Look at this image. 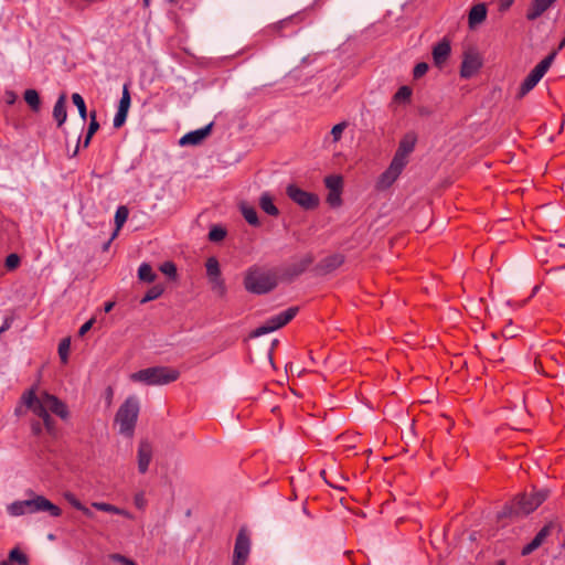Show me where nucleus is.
Masks as SVG:
<instances>
[{
    "label": "nucleus",
    "instance_id": "obj_1",
    "mask_svg": "<svg viewBox=\"0 0 565 565\" xmlns=\"http://www.w3.org/2000/svg\"><path fill=\"white\" fill-rule=\"evenodd\" d=\"M7 511L12 516H21L24 514H34L40 512H47L53 518L62 515L60 507L33 491L29 492V499L18 500L10 503L7 507Z\"/></svg>",
    "mask_w": 565,
    "mask_h": 565
},
{
    "label": "nucleus",
    "instance_id": "obj_2",
    "mask_svg": "<svg viewBox=\"0 0 565 565\" xmlns=\"http://www.w3.org/2000/svg\"><path fill=\"white\" fill-rule=\"evenodd\" d=\"M548 497L545 489L537 490L531 494L518 497L510 505H505L498 514L503 518H522L536 510Z\"/></svg>",
    "mask_w": 565,
    "mask_h": 565
},
{
    "label": "nucleus",
    "instance_id": "obj_20",
    "mask_svg": "<svg viewBox=\"0 0 565 565\" xmlns=\"http://www.w3.org/2000/svg\"><path fill=\"white\" fill-rule=\"evenodd\" d=\"M450 54V44L447 41H441L436 44L433 49V58L436 65L445 63Z\"/></svg>",
    "mask_w": 565,
    "mask_h": 565
},
{
    "label": "nucleus",
    "instance_id": "obj_44",
    "mask_svg": "<svg viewBox=\"0 0 565 565\" xmlns=\"http://www.w3.org/2000/svg\"><path fill=\"white\" fill-rule=\"evenodd\" d=\"M109 558L111 561H114L115 563H119L121 565H137L132 559H130L121 554H118V553L110 554Z\"/></svg>",
    "mask_w": 565,
    "mask_h": 565
},
{
    "label": "nucleus",
    "instance_id": "obj_39",
    "mask_svg": "<svg viewBox=\"0 0 565 565\" xmlns=\"http://www.w3.org/2000/svg\"><path fill=\"white\" fill-rule=\"evenodd\" d=\"M160 271L167 275L169 278L177 277V266L173 262H166L160 266Z\"/></svg>",
    "mask_w": 565,
    "mask_h": 565
},
{
    "label": "nucleus",
    "instance_id": "obj_51",
    "mask_svg": "<svg viewBox=\"0 0 565 565\" xmlns=\"http://www.w3.org/2000/svg\"><path fill=\"white\" fill-rule=\"evenodd\" d=\"M513 2L514 0H500L499 10L502 12L507 11L513 4Z\"/></svg>",
    "mask_w": 565,
    "mask_h": 565
},
{
    "label": "nucleus",
    "instance_id": "obj_56",
    "mask_svg": "<svg viewBox=\"0 0 565 565\" xmlns=\"http://www.w3.org/2000/svg\"><path fill=\"white\" fill-rule=\"evenodd\" d=\"M114 306H115V303H114L113 301H108V302H106V303H105V306H104V311H105V312H109V311H111V309L114 308Z\"/></svg>",
    "mask_w": 565,
    "mask_h": 565
},
{
    "label": "nucleus",
    "instance_id": "obj_21",
    "mask_svg": "<svg viewBox=\"0 0 565 565\" xmlns=\"http://www.w3.org/2000/svg\"><path fill=\"white\" fill-rule=\"evenodd\" d=\"M207 281H209V285H210V288H211L212 292L217 298H224L226 296L227 289H226V286H225V281L222 278V275L210 276V277H207Z\"/></svg>",
    "mask_w": 565,
    "mask_h": 565
},
{
    "label": "nucleus",
    "instance_id": "obj_13",
    "mask_svg": "<svg viewBox=\"0 0 565 565\" xmlns=\"http://www.w3.org/2000/svg\"><path fill=\"white\" fill-rule=\"evenodd\" d=\"M213 127V122H210L209 125L190 131L185 134L182 138L179 139L180 146H196L200 145L210 134Z\"/></svg>",
    "mask_w": 565,
    "mask_h": 565
},
{
    "label": "nucleus",
    "instance_id": "obj_8",
    "mask_svg": "<svg viewBox=\"0 0 565 565\" xmlns=\"http://www.w3.org/2000/svg\"><path fill=\"white\" fill-rule=\"evenodd\" d=\"M250 552V539L245 529H241L235 540L233 565H245Z\"/></svg>",
    "mask_w": 565,
    "mask_h": 565
},
{
    "label": "nucleus",
    "instance_id": "obj_33",
    "mask_svg": "<svg viewBox=\"0 0 565 565\" xmlns=\"http://www.w3.org/2000/svg\"><path fill=\"white\" fill-rule=\"evenodd\" d=\"M72 100H73L74 105L77 107L78 114H79L82 120L85 121L86 117H87V109H86L84 98L81 96V94L74 93L72 95Z\"/></svg>",
    "mask_w": 565,
    "mask_h": 565
},
{
    "label": "nucleus",
    "instance_id": "obj_50",
    "mask_svg": "<svg viewBox=\"0 0 565 565\" xmlns=\"http://www.w3.org/2000/svg\"><path fill=\"white\" fill-rule=\"evenodd\" d=\"M31 430H32L33 435L40 436L43 431L42 424L40 422H33L31 424Z\"/></svg>",
    "mask_w": 565,
    "mask_h": 565
},
{
    "label": "nucleus",
    "instance_id": "obj_5",
    "mask_svg": "<svg viewBox=\"0 0 565 565\" xmlns=\"http://www.w3.org/2000/svg\"><path fill=\"white\" fill-rule=\"evenodd\" d=\"M244 284L248 291L262 295L273 290L277 280L275 274L269 270L252 268L246 274Z\"/></svg>",
    "mask_w": 565,
    "mask_h": 565
},
{
    "label": "nucleus",
    "instance_id": "obj_48",
    "mask_svg": "<svg viewBox=\"0 0 565 565\" xmlns=\"http://www.w3.org/2000/svg\"><path fill=\"white\" fill-rule=\"evenodd\" d=\"M427 71H428V65L426 63H418L414 67V72H413L414 73V77L419 78L423 75H425Z\"/></svg>",
    "mask_w": 565,
    "mask_h": 565
},
{
    "label": "nucleus",
    "instance_id": "obj_35",
    "mask_svg": "<svg viewBox=\"0 0 565 565\" xmlns=\"http://www.w3.org/2000/svg\"><path fill=\"white\" fill-rule=\"evenodd\" d=\"M162 292H163V287L159 284L154 285L147 291V294L141 299V302L145 303V302L154 300V299L159 298L162 295Z\"/></svg>",
    "mask_w": 565,
    "mask_h": 565
},
{
    "label": "nucleus",
    "instance_id": "obj_9",
    "mask_svg": "<svg viewBox=\"0 0 565 565\" xmlns=\"http://www.w3.org/2000/svg\"><path fill=\"white\" fill-rule=\"evenodd\" d=\"M287 195L299 206L310 210L319 204V198L310 192H307L295 184L287 186Z\"/></svg>",
    "mask_w": 565,
    "mask_h": 565
},
{
    "label": "nucleus",
    "instance_id": "obj_28",
    "mask_svg": "<svg viewBox=\"0 0 565 565\" xmlns=\"http://www.w3.org/2000/svg\"><path fill=\"white\" fill-rule=\"evenodd\" d=\"M241 212L248 224H250L253 226L259 225L257 212L253 206H249L248 204L243 203V204H241Z\"/></svg>",
    "mask_w": 565,
    "mask_h": 565
},
{
    "label": "nucleus",
    "instance_id": "obj_24",
    "mask_svg": "<svg viewBox=\"0 0 565 565\" xmlns=\"http://www.w3.org/2000/svg\"><path fill=\"white\" fill-rule=\"evenodd\" d=\"M260 209L270 216H277L279 214L278 209L273 202V198L269 193L264 192L259 198Z\"/></svg>",
    "mask_w": 565,
    "mask_h": 565
},
{
    "label": "nucleus",
    "instance_id": "obj_40",
    "mask_svg": "<svg viewBox=\"0 0 565 565\" xmlns=\"http://www.w3.org/2000/svg\"><path fill=\"white\" fill-rule=\"evenodd\" d=\"M130 100L131 99H130V94H129L128 87L125 85L124 89H122L121 98L119 100L118 109L128 111L129 107H130Z\"/></svg>",
    "mask_w": 565,
    "mask_h": 565
},
{
    "label": "nucleus",
    "instance_id": "obj_53",
    "mask_svg": "<svg viewBox=\"0 0 565 565\" xmlns=\"http://www.w3.org/2000/svg\"><path fill=\"white\" fill-rule=\"evenodd\" d=\"M11 323H12V318H6L2 326L0 327V333L7 331L11 327Z\"/></svg>",
    "mask_w": 565,
    "mask_h": 565
},
{
    "label": "nucleus",
    "instance_id": "obj_36",
    "mask_svg": "<svg viewBox=\"0 0 565 565\" xmlns=\"http://www.w3.org/2000/svg\"><path fill=\"white\" fill-rule=\"evenodd\" d=\"M412 96V89L408 86H402L394 95V100L397 103H408Z\"/></svg>",
    "mask_w": 565,
    "mask_h": 565
},
{
    "label": "nucleus",
    "instance_id": "obj_37",
    "mask_svg": "<svg viewBox=\"0 0 565 565\" xmlns=\"http://www.w3.org/2000/svg\"><path fill=\"white\" fill-rule=\"evenodd\" d=\"M70 348H71L70 338L63 339L58 344V355L63 363H66L68 360Z\"/></svg>",
    "mask_w": 565,
    "mask_h": 565
},
{
    "label": "nucleus",
    "instance_id": "obj_10",
    "mask_svg": "<svg viewBox=\"0 0 565 565\" xmlns=\"http://www.w3.org/2000/svg\"><path fill=\"white\" fill-rule=\"evenodd\" d=\"M22 403L38 417L44 418L49 415V408L46 403H44V392L38 396L33 388L23 393Z\"/></svg>",
    "mask_w": 565,
    "mask_h": 565
},
{
    "label": "nucleus",
    "instance_id": "obj_3",
    "mask_svg": "<svg viewBox=\"0 0 565 565\" xmlns=\"http://www.w3.org/2000/svg\"><path fill=\"white\" fill-rule=\"evenodd\" d=\"M139 412V398L136 395L128 396L119 406L114 419L120 435L129 439L134 437Z\"/></svg>",
    "mask_w": 565,
    "mask_h": 565
},
{
    "label": "nucleus",
    "instance_id": "obj_30",
    "mask_svg": "<svg viewBox=\"0 0 565 565\" xmlns=\"http://www.w3.org/2000/svg\"><path fill=\"white\" fill-rule=\"evenodd\" d=\"M343 256L339 254L326 257L322 262V268L331 271L338 268L343 263Z\"/></svg>",
    "mask_w": 565,
    "mask_h": 565
},
{
    "label": "nucleus",
    "instance_id": "obj_60",
    "mask_svg": "<svg viewBox=\"0 0 565 565\" xmlns=\"http://www.w3.org/2000/svg\"><path fill=\"white\" fill-rule=\"evenodd\" d=\"M142 1H143V6H145L146 8H148V7L150 6V0H142Z\"/></svg>",
    "mask_w": 565,
    "mask_h": 565
},
{
    "label": "nucleus",
    "instance_id": "obj_32",
    "mask_svg": "<svg viewBox=\"0 0 565 565\" xmlns=\"http://www.w3.org/2000/svg\"><path fill=\"white\" fill-rule=\"evenodd\" d=\"M226 236V230L221 225H214L209 232V239L213 243L222 242Z\"/></svg>",
    "mask_w": 565,
    "mask_h": 565
},
{
    "label": "nucleus",
    "instance_id": "obj_59",
    "mask_svg": "<svg viewBox=\"0 0 565 565\" xmlns=\"http://www.w3.org/2000/svg\"><path fill=\"white\" fill-rule=\"evenodd\" d=\"M107 398H108L109 402L113 398V388L111 387H107Z\"/></svg>",
    "mask_w": 565,
    "mask_h": 565
},
{
    "label": "nucleus",
    "instance_id": "obj_61",
    "mask_svg": "<svg viewBox=\"0 0 565 565\" xmlns=\"http://www.w3.org/2000/svg\"><path fill=\"white\" fill-rule=\"evenodd\" d=\"M77 152H78V145L76 146L75 150L73 151L72 157H75L77 154Z\"/></svg>",
    "mask_w": 565,
    "mask_h": 565
},
{
    "label": "nucleus",
    "instance_id": "obj_22",
    "mask_svg": "<svg viewBox=\"0 0 565 565\" xmlns=\"http://www.w3.org/2000/svg\"><path fill=\"white\" fill-rule=\"evenodd\" d=\"M0 565H29V561L26 555L15 547L10 551L8 559L0 562Z\"/></svg>",
    "mask_w": 565,
    "mask_h": 565
},
{
    "label": "nucleus",
    "instance_id": "obj_11",
    "mask_svg": "<svg viewBox=\"0 0 565 565\" xmlns=\"http://www.w3.org/2000/svg\"><path fill=\"white\" fill-rule=\"evenodd\" d=\"M407 163V157L402 156L399 153H395L390 167L387 170L381 175L380 185L382 188L390 186L401 174L404 167Z\"/></svg>",
    "mask_w": 565,
    "mask_h": 565
},
{
    "label": "nucleus",
    "instance_id": "obj_57",
    "mask_svg": "<svg viewBox=\"0 0 565 565\" xmlns=\"http://www.w3.org/2000/svg\"><path fill=\"white\" fill-rule=\"evenodd\" d=\"M114 238L115 237H113V235H111L110 238L103 245V250L104 252H106L109 248V246H110V244H111Z\"/></svg>",
    "mask_w": 565,
    "mask_h": 565
},
{
    "label": "nucleus",
    "instance_id": "obj_49",
    "mask_svg": "<svg viewBox=\"0 0 565 565\" xmlns=\"http://www.w3.org/2000/svg\"><path fill=\"white\" fill-rule=\"evenodd\" d=\"M95 322V319L92 318L89 319L88 321H86L78 330V335L79 337H83L86 332H88L90 330V328L93 327Z\"/></svg>",
    "mask_w": 565,
    "mask_h": 565
},
{
    "label": "nucleus",
    "instance_id": "obj_41",
    "mask_svg": "<svg viewBox=\"0 0 565 565\" xmlns=\"http://www.w3.org/2000/svg\"><path fill=\"white\" fill-rule=\"evenodd\" d=\"M341 192L342 191H329L327 202L333 207L339 206L341 204Z\"/></svg>",
    "mask_w": 565,
    "mask_h": 565
},
{
    "label": "nucleus",
    "instance_id": "obj_38",
    "mask_svg": "<svg viewBox=\"0 0 565 565\" xmlns=\"http://www.w3.org/2000/svg\"><path fill=\"white\" fill-rule=\"evenodd\" d=\"M348 127V124L345 121L339 122L334 125L331 129V136L333 142H338L342 138V134Z\"/></svg>",
    "mask_w": 565,
    "mask_h": 565
},
{
    "label": "nucleus",
    "instance_id": "obj_27",
    "mask_svg": "<svg viewBox=\"0 0 565 565\" xmlns=\"http://www.w3.org/2000/svg\"><path fill=\"white\" fill-rule=\"evenodd\" d=\"M138 278L141 281L150 284L156 280L157 274L148 263H142L138 268Z\"/></svg>",
    "mask_w": 565,
    "mask_h": 565
},
{
    "label": "nucleus",
    "instance_id": "obj_43",
    "mask_svg": "<svg viewBox=\"0 0 565 565\" xmlns=\"http://www.w3.org/2000/svg\"><path fill=\"white\" fill-rule=\"evenodd\" d=\"M43 420V425L46 429V431L52 435V436H55L56 435V427H55V422L54 419L49 415H46L44 418H42Z\"/></svg>",
    "mask_w": 565,
    "mask_h": 565
},
{
    "label": "nucleus",
    "instance_id": "obj_55",
    "mask_svg": "<svg viewBox=\"0 0 565 565\" xmlns=\"http://www.w3.org/2000/svg\"><path fill=\"white\" fill-rule=\"evenodd\" d=\"M79 511L83 512L87 518H90V519L94 518L93 511L85 505H83Z\"/></svg>",
    "mask_w": 565,
    "mask_h": 565
},
{
    "label": "nucleus",
    "instance_id": "obj_16",
    "mask_svg": "<svg viewBox=\"0 0 565 565\" xmlns=\"http://www.w3.org/2000/svg\"><path fill=\"white\" fill-rule=\"evenodd\" d=\"M152 458V447L148 440H141L138 447V470L145 473Z\"/></svg>",
    "mask_w": 565,
    "mask_h": 565
},
{
    "label": "nucleus",
    "instance_id": "obj_47",
    "mask_svg": "<svg viewBox=\"0 0 565 565\" xmlns=\"http://www.w3.org/2000/svg\"><path fill=\"white\" fill-rule=\"evenodd\" d=\"M99 128V124L96 119V111L90 113V122L88 125L87 134L94 135Z\"/></svg>",
    "mask_w": 565,
    "mask_h": 565
},
{
    "label": "nucleus",
    "instance_id": "obj_46",
    "mask_svg": "<svg viewBox=\"0 0 565 565\" xmlns=\"http://www.w3.org/2000/svg\"><path fill=\"white\" fill-rule=\"evenodd\" d=\"M65 499L67 500V502L73 507L75 508L76 510H81L82 507L84 505L73 493L71 492H67L64 494Z\"/></svg>",
    "mask_w": 565,
    "mask_h": 565
},
{
    "label": "nucleus",
    "instance_id": "obj_4",
    "mask_svg": "<svg viewBox=\"0 0 565 565\" xmlns=\"http://www.w3.org/2000/svg\"><path fill=\"white\" fill-rule=\"evenodd\" d=\"M130 380L146 385H164L177 380V371L167 366L147 367L130 374Z\"/></svg>",
    "mask_w": 565,
    "mask_h": 565
},
{
    "label": "nucleus",
    "instance_id": "obj_14",
    "mask_svg": "<svg viewBox=\"0 0 565 565\" xmlns=\"http://www.w3.org/2000/svg\"><path fill=\"white\" fill-rule=\"evenodd\" d=\"M44 403L50 412L54 413L62 419L68 418L70 412L65 403L58 399L55 395L44 392Z\"/></svg>",
    "mask_w": 565,
    "mask_h": 565
},
{
    "label": "nucleus",
    "instance_id": "obj_6",
    "mask_svg": "<svg viewBox=\"0 0 565 565\" xmlns=\"http://www.w3.org/2000/svg\"><path fill=\"white\" fill-rule=\"evenodd\" d=\"M557 52L554 51L551 54H548L545 58H543L531 72L530 74L524 78L520 86L519 96L523 97L529 92H531L537 83L542 79V77L545 75V73L548 71L550 66L552 65Z\"/></svg>",
    "mask_w": 565,
    "mask_h": 565
},
{
    "label": "nucleus",
    "instance_id": "obj_7",
    "mask_svg": "<svg viewBox=\"0 0 565 565\" xmlns=\"http://www.w3.org/2000/svg\"><path fill=\"white\" fill-rule=\"evenodd\" d=\"M297 312H298L297 307H290L281 312H279L278 315H275V316L270 317L269 319H267L262 326L256 328L252 332L250 335L254 338H257V337L274 332V331L282 328L284 326H286L289 321H291L295 318V316L297 315Z\"/></svg>",
    "mask_w": 565,
    "mask_h": 565
},
{
    "label": "nucleus",
    "instance_id": "obj_63",
    "mask_svg": "<svg viewBox=\"0 0 565 565\" xmlns=\"http://www.w3.org/2000/svg\"><path fill=\"white\" fill-rule=\"evenodd\" d=\"M561 546H562V548H565V539Z\"/></svg>",
    "mask_w": 565,
    "mask_h": 565
},
{
    "label": "nucleus",
    "instance_id": "obj_18",
    "mask_svg": "<svg viewBox=\"0 0 565 565\" xmlns=\"http://www.w3.org/2000/svg\"><path fill=\"white\" fill-rule=\"evenodd\" d=\"M487 18V7L484 3L475 4L468 14V24L470 29H475L481 24Z\"/></svg>",
    "mask_w": 565,
    "mask_h": 565
},
{
    "label": "nucleus",
    "instance_id": "obj_52",
    "mask_svg": "<svg viewBox=\"0 0 565 565\" xmlns=\"http://www.w3.org/2000/svg\"><path fill=\"white\" fill-rule=\"evenodd\" d=\"M135 504L141 509L145 505V498L142 493H138L135 495Z\"/></svg>",
    "mask_w": 565,
    "mask_h": 565
},
{
    "label": "nucleus",
    "instance_id": "obj_12",
    "mask_svg": "<svg viewBox=\"0 0 565 565\" xmlns=\"http://www.w3.org/2000/svg\"><path fill=\"white\" fill-rule=\"evenodd\" d=\"M482 66V61L479 53L468 51L463 55L460 68V76L463 78L472 77Z\"/></svg>",
    "mask_w": 565,
    "mask_h": 565
},
{
    "label": "nucleus",
    "instance_id": "obj_64",
    "mask_svg": "<svg viewBox=\"0 0 565 565\" xmlns=\"http://www.w3.org/2000/svg\"><path fill=\"white\" fill-rule=\"evenodd\" d=\"M49 539H50V540H53V539H54V535H53V534H50V535H49Z\"/></svg>",
    "mask_w": 565,
    "mask_h": 565
},
{
    "label": "nucleus",
    "instance_id": "obj_29",
    "mask_svg": "<svg viewBox=\"0 0 565 565\" xmlns=\"http://www.w3.org/2000/svg\"><path fill=\"white\" fill-rule=\"evenodd\" d=\"M24 100L32 110L38 111L40 109L41 100L39 93L35 89H26L24 92Z\"/></svg>",
    "mask_w": 565,
    "mask_h": 565
},
{
    "label": "nucleus",
    "instance_id": "obj_31",
    "mask_svg": "<svg viewBox=\"0 0 565 565\" xmlns=\"http://www.w3.org/2000/svg\"><path fill=\"white\" fill-rule=\"evenodd\" d=\"M324 183L329 191H342L343 180L340 175H328L324 179Z\"/></svg>",
    "mask_w": 565,
    "mask_h": 565
},
{
    "label": "nucleus",
    "instance_id": "obj_45",
    "mask_svg": "<svg viewBox=\"0 0 565 565\" xmlns=\"http://www.w3.org/2000/svg\"><path fill=\"white\" fill-rule=\"evenodd\" d=\"M20 264V257L18 254H10L6 258V267L9 270L15 269Z\"/></svg>",
    "mask_w": 565,
    "mask_h": 565
},
{
    "label": "nucleus",
    "instance_id": "obj_19",
    "mask_svg": "<svg viewBox=\"0 0 565 565\" xmlns=\"http://www.w3.org/2000/svg\"><path fill=\"white\" fill-rule=\"evenodd\" d=\"M53 117L57 122V126L61 127L67 118V111H66V95L62 94L53 108Z\"/></svg>",
    "mask_w": 565,
    "mask_h": 565
},
{
    "label": "nucleus",
    "instance_id": "obj_17",
    "mask_svg": "<svg viewBox=\"0 0 565 565\" xmlns=\"http://www.w3.org/2000/svg\"><path fill=\"white\" fill-rule=\"evenodd\" d=\"M556 0H533L527 12L526 19L534 21L540 18Z\"/></svg>",
    "mask_w": 565,
    "mask_h": 565
},
{
    "label": "nucleus",
    "instance_id": "obj_26",
    "mask_svg": "<svg viewBox=\"0 0 565 565\" xmlns=\"http://www.w3.org/2000/svg\"><path fill=\"white\" fill-rule=\"evenodd\" d=\"M128 215H129V211H128L127 206L120 205L117 207L116 213H115L116 230L113 232V237L117 236L119 230L126 223Z\"/></svg>",
    "mask_w": 565,
    "mask_h": 565
},
{
    "label": "nucleus",
    "instance_id": "obj_25",
    "mask_svg": "<svg viewBox=\"0 0 565 565\" xmlns=\"http://www.w3.org/2000/svg\"><path fill=\"white\" fill-rule=\"evenodd\" d=\"M92 507L95 508L96 510H99V511H103V512L118 514V515H124V516H127V518L130 516V514L126 510H122V509H120V508H118L116 505H113L110 503L93 502Z\"/></svg>",
    "mask_w": 565,
    "mask_h": 565
},
{
    "label": "nucleus",
    "instance_id": "obj_62",
    "mask_svg": "<svg viewBox=\"0 0 565 565\" xmlns=\"http://www.w3.org/2000/svg\"><path fill=\"white\" fill-rule=\"evenodd\" d=\"M497 565H505L503 561H500Z\"/></svg>",
    "mask_w": 565,
    "mask_h": 565
},
{
    "label": "nucleus",
    "instance_id": "obj_58",
    "mask_svg": "<svg viewBox=\"0 0 565 565\" xmlns=\"http://www.w3.org/2000/svg\"><path fill=\"white\" fill-rule=\"evenodd\" d=\"M94 135L86 134L85 140H84V147H87L90 142V139Z\"/></svg>",
    "mask_w": 565,
    "mask_h": 565
},
{
    "label": "nucleus",
    "instance_id": "obj_15",
    "mask_svg": "<svg viewBox=\"0 0 565 565\" xmlns=\"http://www.w3.org/2000/svg\"><path fill=\"white\" fill-rule=\"evenodd\" d=\"M552 526V523L544 525L535 535V537L522 548L521 554L523 556H527L537 550L543 544L545 539L551 534Z\"/></svg>",
    "mask_w": 565,
    "mask_h": 565
},
{
    "label": "nucleus",
    "instance_id": "obj_54",
    "mask_svg": "<svg viewBox=\"0 0 565 565\" xmlns=\"http://www.w3.org/2000/svg\"><path fill=\"white\" fill-rule=\"evenodd\" d=\"M17 100V95L13 92H7L6 93V102L8 104H13Z\"/></svg>",
    "mask_w": 565,
    "mask_h": 565
},
{
    "label": "nucleus",
    "instance_id": "obj_42",
    "mask_svg": "<svg viewBox=\"0 0 565 565\" xmlns=\"http://www.w3.org/2000/svg\"><path fill=\"white\" fill-rule=\"evenodd\" d=\"M127 114L128 111L126 110L117 109V113L113 120V125L115 128H120L125 124Z\"/></svg>",
    "mask_w": 565,
    "mask_h": 565
},
{
    "label": "nucleus",
    "instance_id": "obj_34",
    "mask_svg": "<svg viewBox=\"0 0 565 565\" xmlns=\"http://www.w3.org/2000/svg\"><path fill=\"white\" fill-rule=\"evenodd\" d=\"M205 267L206 277L221 275L220 264L215 257L207 258Z\"/></svg>",
    "mask_w": 565,
    "mask_h": 565
},
{
    "label": "nucleus",
    "instance_id": "obj_23",
    "mask_svg": "<svg viewBox=\"0 0 565 565\" xmlns=\"http://www.w3.org/2000/svg\"><path fill=\"white\" fill-rule=\"evenodd\" d=\"M416 136L414 134H407L399 142L397 153L408 157V154L414 150L416 145Z\"/></svg>",
    "mask_w": 565,
    "mask_h": 565
}]
</instances>
